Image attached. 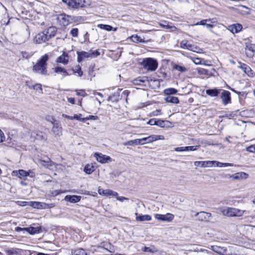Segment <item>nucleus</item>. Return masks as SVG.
I'll use <instances>...</instances> for the list:
<instances>
[{"mask_svg":"<svg viewBox=\"0 0 255 255\" xmlns=\"http://www.w3.org/2000/svg\"><path fill=\"white\" fill-rule=\"evenodd\" d=\"M213 167H227V166H233V163H222L218 161H212Z\"/></svg>","mask_w":255,"mask_h":255,"instance_id":"cd10ccee","label":"nucleus"},{"mask_svg":"<svg viewBox=\"0 0 255 255\" xmlns=\"http://www.w3.org/2000/svg\"><path fill=\"white\" fill-rule=\"evenodd\" d=\"M77 61L78 62H82L84 59L91 58V53L90 52H86V51H80L77 52Z\"/></svg>","mask_w":255,"mask_h":255,"instance_id":"f3484780","label":"nucleus"},{"mask_svg":"<svg viewBox=\"0 0 255 255\" xmlns=\"http://www.w3.org/2000/svg\"><path fill=\"white\" fill-rule=\"evenodd\" d=\"M28 205L34 208L37 209H47L49 208L48 204L37 201H30L28 203Z\"/></svg>","mask_w":255,"mask_h":255,"instance_id":"ddd939ff","label":"nucleus"},{"mask_svg":"<svg viewBox=\"0 0 255 255\" xmlns=\"http://www.w3.org/2000/svg\"><path fill=\"white\" fill-rule=\"evenodd\" d=\"M197 71L198 72V73L200 75H209V72L207 69L202 68H198L197 69Z\"/></svg>","mask_w":255,"mask_h":255,"instance_id":"a19ab883","label":"nucleus"},{"mask_svg":"<svg viewBox=\"0 0 255 255\" xmlns=\"http://www.w3.org/2000/svg\"><path fill=\"white\" fill-rule=\"evenodd\" d=\"M245 53L249 57H252L255 55V44H251L246 46Z\"/></svg>","mask_w":255,"mask_h":255,"instance_id":"a211bd4d","label":"nucleus"},{"mask_svg":"<svg viewBox=\"0 0 255 255\" xmlns=\"http://www.w3.org/2000/svg\"><path fill=\"white\" fill-rule=\"evenodd\" d=\"M238 68L241 69L245 73L247 74L250 77L254 76V72L251 69L250 66L245 63H243L241 62H239V65L238 66Z\"/></svg>","mask_w":255,"mask_h":255,"instance_id":"9b49d317","label":"nucleus"},{"mask_svg":"<svg viewBox=\"0 0 255 255\" xmlns=\"http://www.w3.org/2000/svg\"><path fill=\"white\" fill-rule=\"evenodd\" d=\"M198 146H185V151H195L197 150Z\"/></svg>","mask_w":255,"mask_h":255,"instance_id":"3c124183","label":"nucleus"},{"mask_svg":"<svg viewBox=\"0 0 255 255\" xmlns=\"http://www.w3.org/2000/svg\"><path fill=\"white\" fill-rule=\"evenodd\" d=\"M185 146L183 147H177L174 148V150L177 152L184 151L185 150Z\"/></svg>","mask_w":255,"mask_h":255,"instance_id":"338daca9","label":"nucleus"},{"mask_svg":"<svg viewBox=\"0 0 255 255\" xmlns=\"http://www.w3.org/2000/svg\"><path fill=\"white\" fill-rule=\"evenodd\" d=\"M72 255H87L85 251L83 249H78L72 252Z\"/></svg>","mask_w":255,"mask_h":255,"instance_id":"4c0bfd02","label":"nucleus"},{"mask_svg":"<svg viewBox=\"0 0 255 255\" xmlns=\"http://www.w3.org/2000/svg\"><path fill=\"white\" fill-rule=\"evenodd\" d=\"M32 89L35 90H40L42 93V88L40 84H36L32 86Z\"/></svg>","mask_w":255,"mask_h":255,"instance_id":"09e8293b","label":"nucleus"},{"mask_svg":"<svg viewBox=\"0 0 255 255\" xmlns=\"http://www.w3.org/2000/svg\"><path fill=\"white\" fill-rule=\"evenodd\" d=\"M69 7L72 8H78L86 5V0H62Z\"/></svg>","mask_w":255,"mask_h":255,"instance_id":"20e7f679","label":"nucleus"},{"mask_svg":"<svg viewBox=\"0 0 255 255\" xmlns=\"http://www.w3.org/2000/svg\"><path fill=\"white\" fill-rule=\"evenodd\" d=\"M165 101L167 103H170L172 104H178L179 103L178 98L176 97L169 95L165 99Z\"/></svg>","mask_w":255,"mask_h":255,"instance_id":"7c9ffc66","label":"nucleus"},{"mask_svg":"<svg viewBox=\"0 0 255 255\" xmlns=\"http://www.w3.org/2000/svg\"><path fill=\"white\" fill-rule=\"evenodd\" d=\"M94 156L98 162L103 164L108 163L111 161V158L110 156L104 155L101 153H95L94 154Z\"/></svg>","mask_w":255,"mask_h":255,"instance_id":"9d476101","label":"nucleus"},{"mask_svg":"<svg viewBox=\"0 0 255 255\" xmlns=\"http://www.w3.org/2000/svg\"><path fill=\"white\" fill-rule=\"evenodd\" d=\"M21 53L22 57L26 59L29 58L32 56L31 54L26 51H22Z\"/></svg>","mask_w":255,"mask_h":255,"instance_id":"603ef678","label":"nucleus"},{"mask_svg":"<svg viewBox=\"0 0 255 255\" xmlns=\"http://www.w3.org/2000/svg\"><path fill=\"white\" fill-rule=\"evenodd\" d=\"M77 95L78 96H82L83 97L87 96V94L84 90H76Z\"/></svg>","mask_w":255,"mask_h":255,"instance_id":"8fccbe9b","label":"nucleus"},{"mask_svg":"<svg viewBox=\"0 0 255 255\" xmlns=\"http://www.w3.org/2000/svg\"><path fill=\"white\" fill-rule=\"evenodd\" d=\"M164 123H165L164 121L159 120V119H156L155 126H157L160 128H164V127H165V126Z\"/></svg>","mask_w":255,"mask_h":255,"instance_id":"a18cd8bd","label":"nucleus"},{"mask_svg":"<svg viewBox=\"0 0 255 255\" xmlns=\"http://www.w3.org/2000/svg\"><path fill=\"white\" fill-rule=\"evenodd\" d=\"M177 92V90L174 88H169L165 90V93L167 95H173Z\"/></svg>","mask_w":255,"mask_h":255,"instance_id":"37998d69","label":"nucleus"},{"mask_svg":"<svg viewBox=\"0 0 255 255\" xmlns=\"http://www.w3.org/2000/svg\"><path fill=\"white\" fill-rule=\"evenodd\" d=\"M117 199L118 200H119V201H120L121 202H123L124 200H128V198L124 197H123V196H121V197L118 196L117 197Z\"/></svg>","mask_w":255,"mask_h":255,"instance_id":"774afa93","label":"nucleus"},{"mask_svg":"<svg viewBox=\"0 0 255 255\" xmlns=\"http://www.w3.org/2000/svg\"><path fill=\"white\" fill-rule=\"evenodd\" d=\"M221 99L222 100L223 104L226 105L231 103V98L230 93L226 90H223L220 96Z\"/></svg>","mask_w":255,"mask_h":255,"instance_id":"f8f14e48","label":"nucleus"},{"mask_svg":"<svg viewBox=\"0 0 255 255\" xmlns=\"http://www.w3.org/2000/svg\"><path fill=\"white\" fill-rule=\"evenodd\" d=\"M243 28L242 25L239 23L230 25L228 26V30L233 33H237L240 32Z\"/></svg>","mask_w":255,"mask_h":255,"instance_id":"aec40b11","label":"nucleus"},{"mask_svg":"<svg viewBox=\"0 0 255 255\" xmlns=\"http://www.w3.org/2000/svg\"><path fill=\"white\" fill-rule=\"evenodd\" d=\"M202 60L203 59H201V58H196L193 60V61L195 64L199 65L201 64Z\"/></svg>","mask_w":255,"mask_h":255,"instance_id":"e2e57ef3","label":"nucleus"},{"mask_svg":"<svg viewBox=\"0 0 255 255\" xmlns=\"http://www.w3.org/2000/svg\"><path fill=\"white\" fill-rule=\"evenodd\" d=\"M151 219V217L149 215H141L136 217V220L137 221H150Z\"/></svg>","mask_w":255,"mask_h":255,"instance_id":"c9c22d12","label":"nucleus"},{"mask_svg":"<svg viewBox=\"0 0 255 255\" xmlns=\"http://www.w3.org/2000/svg\"><path fill=\"white\" fill-rule=\"evenodd\" d=\"M97 26L101 29H104L108 31H110L112 30H114L115 31L117 29V28H114L111 25L103 24H99L97 25Z\"/></svg>","mask_w":255,"mask_h":255,"instance_id":"c756f323","label":"nucleus"},{"mask_svg":"<svg viewBox=\"0 0 255 255\" xmlns=\"http://www.w3.org/2000/svg\"><path fill=\"white\" fill-rule=\"evenodd\" d=\"M164 137L162 135H151L148 137H143L141 139H136L139 143L137 145H143L145 143L152 142L158 140H163Z\"/></svg>","mask_w":255,"mask_h":255,"instance_id":"39448f33","label":"nucleus"},{"mask_svg":"<svg viewBox=\"0 0 255 255\" xmlns=\"http://www.w3.org/2000/svg\"><path fill=\"white\" fill-rule=\"evenodd\" d=\"M122 89H118V90L108 97V101H111L113 102H118L121 99L120 93Z\"/></svg>","mask_w":255,"mask_h":255,"instance_id":"6ab92c4d","label":"nucleus"},{"mask_svg":"<svg viewBox=\"0 0 255 255\" xmlns=\"http://www.w3.org/2000/svg\"><path fill=\"white\" fill-rule=\"evenodd\" d=\"M81 199V197L77 195H67L65 197V201L73 203L78 202Z\"/></svg>","mask_w":255,"mask_h":255,"instance_id":"b1692460","label":"nucleus"},{"mask_svg":"<svg viewBox=\"0 0 255 255\" xmlns=\"http://www.w3.org/2000/svg\"><path fill=\"white\" fill-rule=\"evenodd\" d=\"M51 162V161L50 159H48V161H45V160H39V163L41 165L44 166H48L49 165H50Z\"/></svg>","mask_w":255,"mask_h":255,"instance_id":"de8ad7c7","label":"nucleus"},{"mask_svg":"<svg viewBox=\"0 0 255 255\" xmlns=\"http://www.w3.org/2000/svg\"><path fill=\"white\" fill-rule=\"evenodd\" d=\"M154 217L158 221L169 222L173 220L174 216L171 213H167L165 215L156 214L154 215Z\"/></svg>","mask_w":255,"mask_h":255,"instance_id":"6e6552de","label":"nucleus"},{"mask_svg":"<svg viewBox=\"0 0 255 255\" xmlns=\"http://www.w3.org/2000/svg\"><path fill=\"white\" fill-rule=\"evenodd\" d=\"M247 151L250 152H255V145H252L247 147Z\"/></svg>","mask_w":255,"mask_h":255,"instance_id":"6e6d98bb","label":"nucleus"},{"mask_svg":"<svg viewBox=\"0 0 255 255\" xmlns=\"http://www.w3.org/2000/svg\"><path fill=\"white\" fill-rule=\"evenodd\" d=\"M217 20L216 18H212V19H206L201 20L200 21H199L195 24H194L193 25H206L207 24V22H211L212 23H216Z\"/></svg>","mask_w":255,"mask_h":255,"instance_id":"c85d7f7f","label":"nucleus"},{"mask_svg":"<svg viewBox=\"0 0 255 255\" xmlns=\"http://www.w3.org/2000/svg\"><path fill=\"white\" fill-rule=\"evenodd\" d=\"M49 40L54 37L57 33V29L55 26H50L44 30Z\"/></svg>","mask_w":255,"mask_h":255,"instance_id":"2eb2a0df","label":"nucleus"},{"mask_svg":"<svg viewBox=\"0 0 255 255\" xmlns=\"http://www.w3.org/2000/svg\"><path fill=\"white\" fill-rule=\"evenodd\" d=\"M206 93L211 97H216L219 94V90L216 89L207 90Z\"/></svg>","mask_w":255,"mask_h":255,"instance_id":"72a5a7b5","label":"nucleus"},{"mask_svg":"<svg viewBox=\"0 0 255 255\" xmlns=\"http://www.w3.org/2000/svg\"><path fill=\"white\" fill-rule=\"evenodd\" d=\"M51 123L53 124V126L52 129V130L53 133L55 135L60 136L62 135V127L60 126L59 124L58 123H55V120L52 119V121H51Z\"/></svg>","mask_w":255,"mask_h":255,"instance_id":"4468645a","label":"nucleus"},{"mask_svg":"<svg viewBox=\"0 0 255 255\" xmlns=\"http://www.w3.org/2000/svg\"><path fill=\"white\" fill-rule=\"evenodd\" d=\"M78 29L77 28H74L71 29L70 32V34L74 37H76L78 35Z\"/></svg>","mask_w":255,"mask_h":255,"instance_id":"49530a36","label":"nucleus"},{"mask_svg":"<svg viewBox=\"0 0 255 255\" xmlns=\"http://www.w3.org/2000/svg\"><path fill=\"white\" fill-rule=\"evenodd\" d=\"M213 167V163L212 161H204V166L203 167Z\"/></svg>","mask_w":255,"mask_h":255,"instance_id":"864d4df0","label":"nucleus"},{"mask_svg":"<svg viewBox=\"0 0 255 255\" xmlns=\"http://www.w3.org/2000/svg\"><path fill=\"white\" fill-rule=\"evenodd\" d=\"M56 62L64 65L67 64L69 62V56L68 54L63 52L61 55L57 58Z\"/></svg>","mask_w":255,"mask_h":255,"instance_id":"412c9836","label":"nucleus"},{"mask_svg":"<svg viewBox=\"0 0 255 255\" xmlns=\"http://www.w3.org/2000/svg\"><path fill=\"white\" fill-rule=\"evenodd\" d=\"M173 69L177 70L181 73H184L187 71V69L186 67L177 64H174L173 66Z\"/></svg>","mask_w":255,"mask_h":255,"instance_id":"e433bc0d","label":"nucleus"},{"mask_svg":"<svg viewBox=\"0 0 255 255\" xmlns=\"http://www.w3.org/2000/svg\"><path fill=\"white\" fill-rule=\"evenodd\" d=\"M25 231H27L31 235H34L35 234L39 233L41 230L40 227H30L28 228H25Z\"/></svg>","mask_w":255,"mask_h":255,"instance_id":"a878e982","label":"nucleus"},{"mask_svg":"<svg viewBox=\"0 0 255 255\" xmlns=\"http://www.w3.org/2000/svg\"><path fill=\"white\" fill-rule=\"evenodd\" d=\"M57 20L61 25L66 26L72 22L73 19L71 18V16L66 14H61L58 16Z\"/></svg>","mask_w":255,"mask_h":255,"instance_id":"0eeeda50","label":"nucleus"},{"mask_svg":"<svg viewBox=\"0 0 255 255\" xmlns=\"http://www.w3.org/2000/svg\"><path fill=\"white\" fill-rule=\"evenodd\" d=\"M161 115V111L160 110H156L153 111L150 115V116H157L158 115Z\"/></svg>","mask_w":255,"mask_h":255,"instance_id":"052dcab7","label":"nucleus"},{"mask_svg":"<svg viewBox=\"0 0 255 255\" xmlns=\"http://www.w3.org/2000/svg\"><path fill=\"white\" fill-rule=\"evenodd\" d=\"M143 251L151 253H153L155 252V251L152 250L150 248L146 247H144V249H143Z\"/></svg>","mask_w":255,"mask_h":255,"instance_id":"bf43d9fd","label":"nucleus"},{"mask_svg":"<svg viewBox=\"0 0 255 255\" xmlns=\"http://www.w3.org/2000/svg\"><path fill=\"white\" fill-rule=\"evenodd\" d=\"M6 255H19L21 250L17 248H11L5 251Z\"/></svg>","mask_w":255,"mask_h":255,"instance_id":"bb28decb","label":"nucleus"},{"mask_svg":"<svg viewBox=\"0 0 255 255\" xmlns=\"http://www.w3.org/2000/svg\"><path fill=\"white\" fill-rule=\"evenodd\" d=\"M195 216L198 217V220L199 221H203L207 219V216L208 218L211 217V214L210 213L201 211L196 213Z\"/></svg>","mask_w":255,"mask_h":255,"instance_id":"5701e85b","label":"nucleus"},{"mask_svg":"<svg viewBox=\"0 0 255 255\" xmlns=\"http://www.w3.org/2000/svg\"><path fill=\"white\" fill-rule=\"evenodd\" d=\"M142 64L145 69L151 71H155L158 66L156 60L151 58H147L144 59Z\"/></svg>","mask_w":255,"mask_h":255,"instance_id":"7ed1b4c3","label":"nucleus"},{"mask_svg":"<svg viewBox=\"0 0 255 255\" xmlns=\"http://www.w3.org/2000/svg\"><path fill=\"white\" fill-rule=\"evenodd\" d=\"M54 72L57 74H61L63 77L69 75L66 69L61 66H56L53 68Z\"/></svg>","mask_w":255,"mask_h":255,"instance_id":"393cba45","label":"nucleus"},{"mask_svg":"<svg viewBox=\"0 0 255 255\" xmlns=\"http://www.w3.org/2000/svg\"><path fill=\"white\" fill-rule=\"evenodd\" d=\"M111 190L110 189H103L102 188H99L98 189V193L100 195H103L106 196H109L110 194Z\"/></svg>","mask_w":255,"mask_h":255,"instance_id":"58836bf2","label":"nucleus"},{"mask_svg":"<svg viewBox=\"0 0 255 255\" xmlns=\"http://www.w3.org/2000/svg\"><path fill=\"white\" fill-rule=\"evenodd\" d=\"M148 81V77L146 76L139 77L133 81V83L135 85H139L141 83H144Z\"/></svg>","mask_w":255,"mask_h":255,"instance_id":"2f4dec72","label":"nucleus"},{"mask_svg":"<svg viewBox=\"0 0 255 255\" xmlns=\"http://www.w3.org/2000/svg\"><path fill=\"white\" fill-rule=\"evenodd\" d=\"M246 212L245 210H242L237 208L227 207L222 211L224 215L232 217H241Z\"/></svg>","mask_w":255,"mask_h":255,"instance_id":"f03ea898","label":"nucleus"},{"mask_svg":"<svg viewBox=\"0 0 255 255\" xmlns=\"http://www.w3.org/2000/svg\"><path fill=\"white\" fill-rule=\"evenodd\" d=\"M156 119H151L149 120L148 121L147 124L148 125H151V126H153V125H156Z\"/></svg>","mask_w":255,"mask_h":255,"instance_id":"680f3d73","label":"nucleus"},{"mask_svg":"<svg viewBox=\"0 0 255 255\" xmlns=\"http://www.w3.org/2000/svg\"><path fill=\"white\" fill-rule=\"evenodd\" d=\"M165 28L169 29L171 31H174L176 29V27L175 26H170L169 25H166Z\"/></svg>","mask_w":255,"mask_h":255,"instance_id":"69168bd1","label":"nucleus"},{"mask_svg":"<svg viewBox=\"0 0 255 255\" xmlns=\"http://www.w3.org/2000/svg\"><path fill=\"white\" fill-rule=\"evenodd\" d=\"M95 170V167L92 164H88L85 166L84 171L86 173L90 174L93 172Z\"/></svg>","mask_w":255,"mask_h":255,"instance_id":"473e14b6","label":"nucleus"},{"mask_svg":"<svg viewBox=\"0 0 255 255\" xmlns=\"http://www.w3.org/2000/svg\"><path fill=\"white\" fill-rule=\"evenodd\" d=\"M248 177V174L245 172H238L235 174L230 175V178H233L235 180L245 179Z\"/></svg>","mask_w":255,"mask_h":255,"instance_id":"4be33fe9","label":"nucleus"},{"mask_svg":"<svg viewBox=\"0 0 255 255\" xmlns=\"http://www.w3.org/2000/svg\"><path fill=\"white\" fill-rule=\"evenodd\" d=\"M5 140V136L3 132L0 129V143L4 141Z\"/></svg>","mask_w":255,"mask_h":255,"instance_id":"0e129e2a","label":"nucleus"},{"mask_svg":"<svg viewBox=\"0 0 255 255\" xmlns=\"http://www.w3.org/2000/svg\"><path fill=\"white\" fill-rule=\"evenodd\" d=\"M180 47L182 48L187 49L194 52L196 51V49H197L196 46L188 43V41L186 40H183L181 42Z\"/></svg>","mask_w":255,"mask_h":255,"instance_id":"dca6fc26","label":"nucleus"},{"mask_svg":"<svg viewBox=\"0 0 255 255\" xmlns=\"http://www.w3.org/2000/svg\"><path fill=\"white\" fill-rule=\"evenodd\" d=\"M19 177L22 178L29 175V172H27L24 170H19L18 171Z\"/></svg>","mask_w":255,"mask_h":255,"instance_id":"79ce46f5","label":"nucleus"},{"mask_svg":"<svg viewBox=\"0 0 255 255\" xmlns=\"http://www.w3.org/2000/svg\"><path fill=\"white\" fill-rule=\"evenodd\" d=\"M129 93V92L128 91L125 90L124 91H123L122 92V94L121 95V98H126V101H127V97L128 96Z\"/></svg>","mask_w":255,"mask_h":255,"instance_id":"5fc2aeb1","label":"nucleus"},{"mask_svg":"<svg viewBox=\"0 0 255 255\" xmlns=\"http://www.w3.org/2000/svg\"><path fill=\"white\" fill-rule=\"evenodd\" d=\"M74 73H77L79 77H81L83 75V72L81 70V68L79 65L76 66L74 69H73Z\"/></svg>","mask_w":255,"mask_h":255,"instance_id":"ea45409f","label":"nucleus"},{"mask_svg":"<svg viewBox=\"0 0 255 255\" xmlns=\"http://www.w3.org/2000/svg\"><path fill=\"white\" fill-rule=\"evenodd\" d=\"M48 60V56L47 54H45L33 65L32 68L33 72L36 74L46 75L47 74V62Z\"/></svg>","mask_w":255,"mask_h":255,"instance_id":"f257e3e1","label":"nucleus"},{"mask_svg":"<svg viewBox=\"0 0 255 255\" xmlns=\"http://www.w3.org/2000/svg\"><path fill=\"white\" fill-rule=\"evenodd\" d=\"M48 41L49 39L44 30L37 34L33 38V42L36 44L45 43Z\"/></svg>","mask_w":255,"mask_h":255,"instance_id":"423d86ee","label":"nucleus"},{"mask_svg":"<svg viewBox=\"0 0 255 255\" xmlns=\"http://www.w3.org/2000/svg\"><path fill=\"white\" fill-rule=\"evenodd\" d=\"M131 41L135 43L142 42L144 43L145 41L143 40L140 36L137 35H133L130 37Z\"/></svg>","mask_w":255,"mask_h":255,"instance_id":"f704fd0d","label":"nucleus"},{"mask_svg":"<svg viewBox=\"0 0 255 255\" xmlns=\"http://www.w3.org/2000/svg\"><path fill=\"white\" fill-rule=\"evenodd\" d=\"M139 143L138 141L137 140V139H134V140H130L127 142H124L123 144L125 146L127 145H132L133 144H136L137 145V143Z\"/></svg>","mask_w":255,"mask_h":255,"instance_id":"c03bdc74","label":"nucleus"},{"mask_svg":"<svg viewBox=\"0 0 255 255\" xmlns=\"http://www.w3.org/2000/svg\"><path fill=\"white\" fill-rule=\"evenodd\" d=\"M91 58H95L100 55V53L98 51L96 50L93 52H91Z\"/></svg>","mask_w":255,"mask_h":255,"instance_id":"13d9d810","label":"nucleus"},{"mask_svg":"<svg viewBox=\"0 0 255 255\" xmlns=\"http://www.w3.org/2000/svg\"><path fill=\"white\" fill-rule=\"evenodd\" d=\"M210 249L220 255H234L231 253H228L227 249L225 247H221L218 246H211Z\"/></svg>","mask_w":255,"mask_h":255,"instance_id":"1a4fd4ad","label":"nucleus"},{"mask_svg":"<svg viewBox=\"0 0 255 255\" xmlns=\"http://www.w3.org/2000/svg\"><path fill=\"white\" fill-rule=\"evenodd\" d=\"M194 165L196 166H200L203 167L204 161H196L194 162Z\"/></svg>","mask_w":255,"mask_h":255,"instance_id":"4d7b16f0","label":"nucleus"}]
</instances>
